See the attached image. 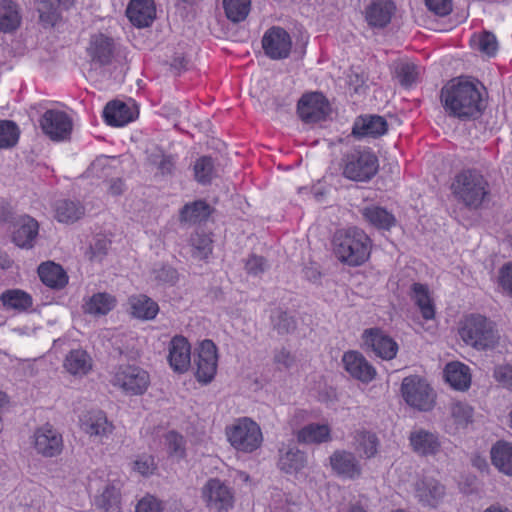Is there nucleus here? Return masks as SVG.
I'll list each match as a JSON object with an SVG mask.
<instances>
[{"label":"nucleus","mask_w":512,"mask_h":512,"mask_svg":"<svg viewBox=\"0 0 512 512\" xmlns=\"http://www.w3.org/2000/svg\"><path fill=\"white\" fill-rule=\"evenodd\" d=\"M440 99L445 112L461 121L478 118L484 109L478 85L464 78L452 79L445 84Z\"/></svg>","instance_id":"obj_1"},{"label":"nucleus","mask_w":512,"mask_h":512,"mask_svg":"<svg viewBox=\"0 0 512 512\" xmlns=\"http://www.w3.org/2000/svg\"><path fill=\"white\" fill-rule=\"evenodd\" d=\"M372 241L364 230L358 227L337 230L333 237V251L343 264L357 267L370 257Z\"/></svg>","instance_id":"obj_2"},{"label":"nucleus","mask_w":512,"mask_h":512,"mask_svg":"<svg viewBox=\"0 0 512 512\" xmlns=\"http://www.w3.org/2000/svg\"><path fill=\"white\" fill-rule=\"evenodd\" d=\"M451 188L455 198L469 209H478L490 195L488 181L475 169L457 174Z\"/></svg>","instance_id":"obj_3"},{"label":"nucleus","mask_w":512,"mask_h":512,"mask_svg":"<svg viewBox=\"0 0 512 512\" xmlns=\"http://www.w3.org/2000/svg\"><path fill=\"white\" fill-rule=\"evenodd\" d=\"M458 333L466 345L480 351L493 348L498 339L493 322L480 314L466 316L460 322Z\"/></svg>","instance_id":"obj_4"},{"label":"nucleus","mask_w":512,"mask_h":512,"mask_svg":"<svg viewBox=\"0 0 512 512\" xmlns=\"http://www.w3.org/2000/svg\"><path fill=\"white\" fill-rule=\"evenodd\" d=\"M341 168L345 178L356 182H368L378 172L379 162L370 149L358 147L343 155Z\"/></svg>","instance_id":"obj_5"},{"label":"nucleus","mask_w":512,"mask_h":512,"mask_svg":"<svg viewBox=\"0 0 512 512\" xmlns=\"http://www.w3.org/2000/svg\"><path fill=\"white\" fill-rule=\"evenodd\" d=\"M226 435L236 450L245 453L258 449L263 440L259 425L247 417L240 418L227 427Z\"/></svg>","instance_id":"obj_6"},{"label":"nucleus","mask_w":512,"mask_h":512,"mask_svg":"<svg viewBox=\"0 0 512 512\" xmlns=\"http://www.w3.org/2000/svg\"><path fill=\"white\" fill-rule=\"evenodd\" d=\"M195 376L199 382L209 383L214 379L218 366L217 347L212 340L202 341L194 359Z\"/></svg>","instance_id":"obj_7"},{"label":"nucleus","mask_w":512,"mask_h":512,"mask_svg":"<svg viewBox=\"0 0 512 512\" xmlns=\"http://www.w3.org/2000/svg\"><path fill=\"white\" fill-rule=\"evenodd\" d=\"M330 107L322 93L313 92L301 97L297 105V113L300 119L307 123H317L325 120Z\"/></svg>","instance_id":"obj_8"},{"label":"nucleus","mask_w":512,"mask_h":512,"mask_svg":"<svg viewBox=\"0 0 512 512\" xmlns=\"http://www.w3.org/2000/svg\"><path fill=\"white\" fill-rule=\"evenodd\" d=\"M202 497L207 506L217 512L228 511L233 507L234 496L231 489L217 478L206 482L202 489Z\"/></svg>","instance_id":"obj_9"},{"label":"nucleus","mask_w":512,"mask_h":512,"mask_svg":"<svg viewBox=\"0 0 512 512\" xmlns=\"http://www.w3.org/2000/svg\"><path fill=\"white\" fill-rule=\"evenodd\" d=\"M262 47L270 59L281 60L290 55L292 40L285 29L272 27L265 32L262 38Z\"/></svg>","instance_id":"obj_10"},{"label":"nucleus","mask_w":512,"mask_h":512,"mask_svg":"<svg viewBox=\"0 0 512 512\" xmlns=\"http://www.w3.org/2000/svg\"><path fill=\"white\" fill-rule=\"evenodd\" d=\"M80 429L89 437L102 441L114 431V425L101 410H89L79 416Z\"/></svg>","instance_id":"obj_11"},{"label":"nucleus","mask_w":512,"mask_h":512,"mask_svg":"<svg viewBox=\"0 0 512 512\" xmlns=\"http://www.w3.org/2000/svg\"><path fill=\"white\" fill-rule=\"evenodd\" d=\"M364 345L370 348L374 354L383 359L391 360L398 352V344L380 328L365 329L362 334Z\"/></svg>","instance_id":"obj_12"},{"label":"nucleus","mask_w":512,"mask_h":512,"mask_svg":"<svg viewBox=\"0 0 512 512\" xmlns=\"http://www.w3.org/2000/svg\"><path fill=\"white\" fill-rule=\"evenodd\" d=\"M331 469L342 479L355 480L362 475V466L354 453L338 449L329 457Z\"/></svg>","instance_id":"obj_13"},{"label":"nucleus","mask_w":512,"mask_h":512,"mask_svg":"<svg viewBox=\"0 0 512 512\" xmlns=\"http://www.w3.org/2000/svg\"><path fill=\"white\" fill-rule=\"evenodd\" d=\"M40 125L43 132L56 141L66 139L72 130L70 117L59 110H47L40 120Z\"/></svg>","instance_id":"obj_14"},{"label":"nucleus","mask_w":512,"mask_h":512,"mask_svg":"<svg viewBox=\"0 0 512 512\" xmlns=\"http://www.w3.org/2000/svg\"><path fill=\"white\" fill-rule=\"evenodd\" d=\"M34 447L45 457L56 456L63 448L62 435L52 425L45 424L34 433Z\"/></svg>","instance_id":"obj_15"},{"label":"nucleus","mask_w":512,"mask_h":512,"mask_svg":"<svg viewBox=\"0 0 512 512\" xmlns=\"http://www.w3.org/2000/svg\"><path fill=\"white\" fill-rule=\"evenodd\" d=\"M342 362L345 370L358 381L368 383L376 376L375 368L358 351L345 352Z\"/></svg>","instance_id":"obj_16"},{"label":"nucleus","mask_w":512,"mask_h":512,"mask_svg":"<svg viewBox=\"0 0 512 512\" xmlns=\"http://www.w3.org/2000/svg\"><path fill=\"white\" fill-rule=\"evenodd\" d=\"M168 362L173 371L186 372L191 366V346L188 340L181 336H174L169 343Z\"/></svg>","instance_id":"obj_17"},{"label":"nucleus","mask_w":512,"mask_h":512,"mask_svg":"<svg viewBox=\"0 0 512 512\" xmlns=\"http://www.w3.org/2000/svg\"><path fill=\"white\" fill-rule=\"evenodd\" d=\"M388 131V123L384 117L367 114L358 116L353 124L352 135L357 139L365 137L378 138Z\"/></svg>","instance_id":"obj_18"},{"label":"nucleus","mask_w":512,"mask_h":512,"mask_svg":"<svg viewBox=\"0 0 512 512\" xmlns=\"http://www.w3.org/2000/svg\"><path fill=\"white\" fill-rule=\"evenodd\" d=\"M91 62L98 66L111 64L114 56V41L112 38L99 33L92 35L87 47Z\"/></svg>","instance_id":"obj_19"},{"label":"nucleus","mask_w":512,"mask_h":512,"mask_svg":"<svg viewBox=\"0 0 512 512\" xmlns=\"http://www.w3.org/2000/svg\"><path fill=\"white\" fill-rule=\"evenodd\" d=\"M445 494V486L433 478H424L415 486V496L423 506L436 508Z\"/></svg>","instance_id":"obj_20"},{"label":"nucleus","mask_w":512,"mask_h":512,"mask_svg":"<svg viewBox=\"0 0 512 512\" xmlns=\"http://www.w3.org/2000/svg\"><path fill=\"white\" fill-rule=\"evenodd\" d=\"M126 15L138 28L150 26L156 17L154 0H131L126 9Z\"/></svg>","instance_id":"obj_21"},{"label":"nucleus","mask_w":512,"mask_h":512,"mask_svg":"<svg viewBox=\"0 0 512 512\" xmlns=\"http://www.w3.org/2000/svg\"><path fill=\"white\" fill-rule=\"evenodd\" d=\"M409 441L412 450L420 456H435L441 449L438 435L424 429L412 431Z\"/></svg>","instance_id":"obj_22"},{"label":"nucleus","mask_w":512,"mask_h":512,"mask_svg":"<svg viewBox=\"0 0 512 512\" xmlns=\"http://www.w3.org/2000/svg\"><path fill=\"white\" fill-rule=\"evenodd\" d=\"M402 394L408 405L428 411L435 404L436 394L431 386H402Z\"/></svg>","instance_id":"obj_23"},{"label":"nucleus","mask_w":512,"mask_h":512,"mask_svg":"<svg viewBox=\"0 0 512 512\" xmlns=\"http://www.w3.org/2000/svg\"><path fill=\"white\" fill-rule=\"evenodd\" d=\"M38 222L28 216H21L13 231V242L20 248L30 249L34 246L36 237L38 236Z\"/></svg>","instance_id":"obj_24"},{"label":"nucleus","mask_w":512,"mask_h":512,"mask_svg":"<svg viewBox=\"0 0 512 512\" xmlns=\"http://www.w3.org/2000/svg\"><path fill=\"white\" fill-rule=\"evenodd\" d=\"M394 10L393 2L389 0H376L367 6L365 18L369 26L384 28L390 23Z\"/></svg>","instance_id":"obj_25"},{"label":"nucleus","mask_w":512,"mask_h":512,"mask_svg":"<svg viewBox=\"0 0 512 512\" xmlns=\"http://www.w3.org/2000/svg\"><path fill=\"white\" fill-rule=\"evenodd\" d=\"M307 465L306 454L296 446H285L279 449L278 467L281 471L293 474Z\"/></svg>","instance_id":"obj_26"},{"label":"nucleus","mask_w":512,"mask_h":512,"mask_svg":"<svg viewBox=\"0 0 512 512\" xmlns=\"http://www.w3.org/2000/svg\"><path fill=\"white\" fill-rule=\"evenodd\" d=\"M103 117L108 125L120 127L133 121L135 112L124 102L114 100L106 104Z\"/></svg>","instance_id":"obj_27"},{"label":"nucleus","mask_w":512,"mask_h":512,"mask_svg":"<svg viewBox=\"0 0 512 512\" xmlns=\"http://www.w3.org/2000/svg\"><path fill=\"white\" fill-rule=\"evenodd\" d=\"M380 441L377 435L365 429L356 430L353 434V447L361 458L371 459L378 453Z\"/></svg>","instance_id":"obj_28"},{"label":"nucleus","mask_w":512,"mask_h":512,"mask_svg":"<svg viewBox=\"0 0 512 512\" xmlns=\"http://www.w3.org/2000/svg\"><path fill=\"white\" fill-rule=\"evenodd\" d=\"M41 281L53 289H62L68 283V276L64 269L54 262H45L38 267Z\"/></svg>","instance_id":"obj_29"},{"label":"nucleus","mask_w":512,"mask_h":512,"mask_svg":"<svg viewBox=\"0 0 512 512\" xmlns=\"http://www.w3.org/2000/svg\"><path fill=\"white\" fill-rule=\"evenodd\" d=\"M361 215L371 226L381 230H390L396 223V218L391 212L376 205L364 207L361 209Z\"/></svg>","instance_id":"obj_30"},{"label":"nucleus","mask_w":512,"mask_h":512,"mask_svg":"<svg viewBox=\"0 0 512 512\" xmlns=\"http://www.w3.org/2000/svg\"><path fill=\"white\" fill-rule=\"evenodd\" d=\"M297 440L303 444H322L332 440L331 428L327 424L311 423L297 432Z\"/></svg>","instance_id":"obj_31"},{"label":"nucleus","mask_w":512,"mask_h":512,"mask_svg":"<svg viewBox=\"0 0 512 512\" xmlns=\"http://www.w3.org/2000/svg\"><path fill=\"white\" fill-rule=\"evenodd\" d=\"M492 464L503 474L512 476V443L497 441L490 451Z\"/></svg>","instance_id":"obj_32"},{"label":"nucleus","mask_w":512,"mask_h":512,"mask_svg":"<svg viewBox=\"0 0 512 512\" xmlns=\"http://www.w3.org/2000/svg\"><path fill=\"white\" fill-rule=\"evenodd\" d=\"M131 314L138 319L152 320L159 312L158 304L150 297L140 294L129 298Z\"/></svg>","instance_id":"obj_33"},{"label":"nucleus","mask_w":512,"mask_h":512,"mask_svg":"<svg viewBox=\"0 0 512 512\" xmlns=\"http://www.w3.org/2000/svg\"><path fill=\"white\" fill-rule=\"evenodd\" d=\"M21 24V14L18 5L12 0L0 2V31L14 32Z\"/></svg>","instance_id":"obj_34"},{"label":"nucleus","mask_w":512,"mask_h":512,"mask_svg":"<svg viewBox=\"0 0 512 512\" xmlns=\"http://www.w3.org/2000/svg\"><path fill=\"white\" fill-rule=\"evenodd\" d=\"M85 214L84 206L75 200L61 199L55 203V218L62 223H74Z\"/></svg>","instance_id":"obj_35"},{"label":"nucleus","mask_w":512,"mask_h":512,"mask_svg":"<svg viewBox=\"0 0 512 512\" xmlns=\"http://www.w3.org/2000/svg\"><path fill=\"white\" fill-rule=\"evenodd\" d=\"M64 367L72 375H86L92 368V359L85 350L75 349L67 354Z\"/></svg>","instance_id":"obj_36"},{"label":"nucleus","mask_w":512,"mask_h":512,"mask_svg":"<svg viewBox=\"0 0 512 512\" xmlns=\"http://www.w3.org/2000/svg\"><path fill=\"white\" fill-rule=\"evenodd\" d=\"M411 298L419 308L425 320H431L435 316V307L430 297L429 288L422 283H413L411 286Z\"/></svg>","instance_id":"obj_37"},{"label":"nucleus","mask_w":512,"mask_h":512,"mask_svg":"<svg viewBox=\"0 0 512 512\" xmlns=\"http://www.w3.org/2000/svg\"><path fill=\"white\" fill-rule=\"evenodd\" d=\"M0 301L5 309L24 312L32 307V297L23 290L9 289L4 291L0 296Z\"/></svg>","instance_id":"obj_38"},{"label":"nucleus","mask_w":512,"mask_h":512,"mask_svg":"<svg viewBox=\"0 0 512 512\" xmlns=\"http://www.w3.org/2000/svg\"><path fill=\"white\" fill-rule=\"evenodd\" d=\"M114 378V384H148L149 382V374L135 365H120Z\"/></svg>","instance_id":"obj_39"},{"label":"nucleus","mask_w":512,"mask_h":512,"mask_svg":"<svg viewBox=\"0 0 512 512\" xmlns=\"http://www.w3.org/2000/svg\"><path fill=\"white\" fill-rule=\"evenodd\" d=\"M211 213L210 206L202 200H197L183 206L180 211V221L197 223L206 220Z\"/></svg>","instance_id":"obj_40"},{"label":"nucleus","mask_w":512,"mask_h":512,"mask_svg":"<svg viewBox=\"0 0 512 512\" xmlns=\"http://www.w3.org/2000/svg\"><path fill=\"white\" fill-rule=\"evenodd\" d=\"M115 303V298L110 294L97 293L90 297V299L83 305V309L85 313L91 315H106L114 308Z\"/></svg>","instance_id":"obj_41"},{"label":"nucleus","mask_w":512,"mask_h":512,"mask_svg":"<svg viewBox=\"0 0 512 512\" xmlns=\"http://www.w3.org/2000/svg\"><path fill=\"white\" fill-rule=\"evenodd\" d=\"M223 8L228 20L240 23L246 20L251 10V0H223Z\"/></svg>","instance_id":"obj_42"},{"label":"nucleus","mask_w":512,"mask_h":512,"mask_svg":"<svg viewBox=\"0 0 512 512\" xmlns=\"http://www.w3.org/2000/svg\"><path fill=\"white\" fill-rule=\"evenodd\" d=\"M95 505L102 512H120L119 490L113 484H108L101 495L96 497Z\"/></svg>","instance_id":"obj_43"},{"label":"nucleus","mask_w":512,"mask_h":512,"mask_svg":"<svg viewBox=\"0 0 512 512\" xmlns=\"http://www.w3.org/2000/svg\"><path fill=\"white\" fill-rule=\"evenodd\" d=\"M444 379L447 384H471L472 380L469 367L458 361L445 366Z\"/></svg>","instance_id":"obj_44"},{"label":"nucleus","mask_w":512,"mask_h":512,"mask_svg":"<svg viewBox=\"0 0 512 512\" xmlns=\"http://www.w3.org/2000/svg\"><path fill=\"white\" fill-rule=\"evenodd\" d=\"M165 448L169 457L181 460L186 457V440L183 435L172 430L165 434Z\"/></svg>","instance_id":"obj_45"},{"label":"nucleus","mask_w":512,"mask_h":512,"mask_svg":"<svg viewBox=\"0 0 512 512\" xmlns=\"http://www.w3.org/2000/svg\"><path fill=\"white\" fill-rule=\"evenodd\" d=\"M192 256L199 260H206L212 253V239L208 234L196 232L190 239Z\"/></svg>","instance_id":"obj_46"},{"label":"nucleus","mask_w":512,"mask_h":512,"mask_svg":"<svg viewBox=\"0 0 512 512\" xmlns=\"http://www.w3.org/2000/svg\"><path fill=\"white\" fill-rule=\"evenodd\" d=\"M451 418L456 430L466 429L473 422V408L462 402L451 405Z\"/></svg>","instance_id":"obj_47"},{"label":"nucleus","mask_w":512,"mask_h":512,"mask_svg":"<svg viewBox=\"0 0 512 512\" xmlns=\"http://www.w3.org/2000/svg\"><path fill=\"white\" fill-rule=\"evenodd\" d=\"M20 129L11 120H0V149L14 147L19 140Z\"/></svg>","instance_id":"obj_48"},{"label":"nucleus","mask_w":512,"mask_h":512,"mask_svg":"<svg viewBox=\"0 0 512 512\" xmlns=\"http://www.w3.org/2000/svg\"><path fill=\"white\" fill-rule=\"evenodd\" d=\"M216 175L214 161L209 156L200 157L194 164V177L200 184H208Z\"/></svg>","instance_id":"obj_49"},{"label":"nucleus","mask_w":512,"mask_h":512,"mask_svg":"<svg viewBox=\"0 0 512 512\" xmlns=\"http://www.w3.org/2000/svg\"><path fill=\"white\" fill-rule=\"evenodd\" d=\"M41 22L45 26H54L61 18V9L55 0H42L37 8Z\"/></svg>","instance_id":"obj_50"},{"label":"nucleus","mask_w":512,"mask_h":512,"mask_svg":"<svg viewBox=\"0 0 512 512\" xmlns=\"http://www.w3.org/2000/svg\"><path fill=\"white\" fill-rule=\"evenodd\" d=\"M271 322L273 329L280 335H285L293 332L296 329V321L286 311L276 309L271 315Z\"/></svg>","instance_id":"obj_51"},{"label":"nucleus","mask_w":512,"mask_h":512,"mask_svg":"<svg viewBox=\"0 0 512 512\" xmlns=\"http://www.w3.org/2000/svg\"><path fill=\"white\" fill-rule=\"evenodd\" d=\"M396 74L402 86L409 87L416 82L419 67L413 62L401 61L396 66Z\"/></svg>","instance_id":"obj_52"},{"label":"nucleus","mask_w":512,"mask_h":512,"mask_svg":"<svg viewBox=\"0 0 512 512\" xmlns=\"http://www.w3.org/2000/svg\"><path fill=\"white\" fill-rule=\"evenodd\" d=\"M151 163L154 164L163 176H170L174 173L176 160L172 155L162 152L151 155Z\"/></svg>","instance_id":"obj_53"},{"label":"nucleus","mask_w":512,"mask_h":512,"mask_svg":"<svg viewBox=\"0 0 512 512\" xmlns=\"http://www.w3.org/2000/svg\"><path fill=\"white\" fill-rule=\"evenodd\" d=\"M110 248V241L103 236L95 238L90 245L89 259L92 261H101Z\"/></svg>","instance_id":"obj_54"},{"label":"nucleus","mask_w":512,"mask_h":512,"mask_svg":"<svg viewBox=\"0 0 512 512\" xmlns=\"http://www.w3.org/2000/svg\"><path fill=\"white\" fill-rule=\"evenodd\" d=\"M478 49L488 56L496 54L498 42L494 34L490 32L482 33L478 38Z\"/></svg>","instance_id":"obj_55"},{"label":"nucleus","mask_w":512,"mask_h":512,"mask_svg":"<svg viewBox=\"0 0 512 512\" xmlns=\"http://www.w3.org/2000/svg\"><path fill=\"white\" fill-rule=\"evenodd\" d=\"M153 274L155 279L163 284L173 285L178 280L177 270L169 265H162L159 268H155Z\"/></svg>","instance_id":"obj_56"},{"label":"nucleus","mask_w":512,"mask_h":512,"mask_svg":"<svg viewBox=\"0 0 512 512\" xmlns=\"http://www.w3.org/2000/svg\"><path fill=\"white\" fill-rule=\"evenodd\" d=\"M498 283L503 292L512 297V262L506 263L500 268Z\"/></svg>","instance_id":"obj_57"},{"label":"nucleus","mask_w":512,"mask_h":512,"mask_svg":"<svg viewBox=\"0 0 512 512\" xmlns=\"http://www.w3.org/2000/svg\"><path fill=\"white\" fill-rule=\"evenodd\" d=\"M268 268L267 261L262 256L251 255L245 264V269L248 274L258 276L265 272Z\"/></svg>","instance_id":"obj_58"},{"label":"nucleus","mask_w":512,"mask_h":512,"mask_svg":"<svg viewBox=\"0 0 512 512\" xmlns=\"http://www.w3.org/2000/svg\"><path fill=\"white\" fill-rule=\"evenodd\" d=\"M155 469H156L155 460L150 455L140 456L134 462V470L143 476H148V475L153 474Z\"/></svg>","instance_id":"obj_59"},{"label":"nucleus","mask_w":512,"mask_h":512,"mask_svg":"<svg viewBox=\"0 0 512 512\" xmlns=\"http://www.w3.org/2000/svg\"><path fill=\"white\" fill-rule=\"evenodd\" d=\"M273 359L279 369H289L295 364V356L285 348L275 350Z\"/></svg>","instance_id":"obj_60"},{"label":"nucleus","mask_w":512,"mask_h":512,"mask_svg":"<svg viewBox=\"0 0 512 512\" xmlns=\"http://www.w3.org/2000/svg\"><path fill=\"white\" fill-rule=\"evenodd\" d=\"M427 8L437 15L445 16L452 9L451 0H425Z\"/></svg>","instance_id":"obj_61"},{"label":"nucleus","mask_w":512,"mask_h":512,"mask_svg":"<svg viewBox=\"0 0 512 512\" xmlns=\"http://www.w3.org/2000/svg\"><path fill=\"white\" fill-rule=\"evenodd\" d=\"M136 512H163V508L156 498L148 496L138 502Z\"/></svg>","instance_id":"obj_62"},{"label":"nucleus","mask_w":512,"mask_h":512,"mask_svg":"<svg viewBox=\"0 0 512 512\" xmlns=\"http://www.w3.org/2000/svg\"><path fill=\"white\" fill-rule=\"evenodd\" d=\"M494 379L503 384H512V365L496 366L493 373Z\"/></svg>","instance_id":"obj_63"},{"label":"nucleus","mask_w":512,"mask_h":512,"mask_svg":"<svg viewBox=\"0 0 512 512\" xmlns=\"http://www.w3.org/2000/svg\"><path fill=\"white\" fill-rule=\"evenodd\" d=\"M348 512H369L368 499L360 496L358 499L351 501L348 506Z\"/></svg>","instance_id":"obj_64"}]
</instances>
